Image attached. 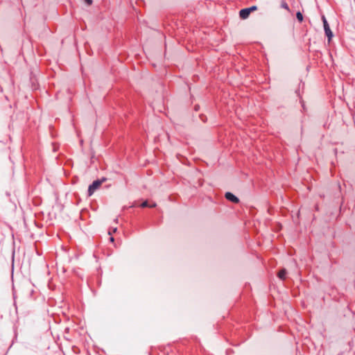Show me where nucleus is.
<instances>
[{
	"mask_svg": "<svg viewBox=\"0 0 355 355\" xmlns=\"http://www.w3.org/2000/svg\"><path fill=\"white\" fill-rule=\"evenodd\" d=\"M105 181V179L95 180L88 188V196H91L94 193L100 188L101 184Z\"/></svg>",
	"mask_w": 355,
	"mask_h": 355,
	"instance_id": "obj_1",
	"label": "nucleus"
},
{
	"mask_svg": "<svg viewBox=\"0 0 355 355\" xmlns=\"http://www.w3.org/2000/svg\"><path fill=\"white\" fill-rule=\"evenodd\" d=\"M322 21L326 35L328 37L329 41H330L333 37V33L324 17H322Z\"/></svg>",
	"mask_w": 355,
	"mask_h": 355,
	"instance_id": "obj_2",
	"label": "nucleus"
},
{
	"mask_svg": "<svg viewBox=\"0 0 355 355\" xmlns=\"http://www.w3.org/2000/svg\"><path fill=\"white\" fill-rule=\"evenodd\" d=\"M225 197L226 198L227 200L234 203H238L239 202V199L230 192H227L225 195Z\"/></svg>",
	"mask_w": 355,
	"mask_h": 355,
	"instance_id": "obj_3",
	"label": "nucleus"
},
{
	"mask_svg": "<svg viewBox=\"0 0 355 355\" xmlns=\"http://www.w3.org/2000/svg\"><path fill=\"white\" fill-rule=\"evenodd\" d=\"M250 14V12L249 10V9L247 8H244V9H242L240 10L239 12V17L242 19H247L249 15Z\"/></svg>",
	"mask_w": 355,
	"mask_h": 355,
	"instance_id": "obj_4",
	"label": "nucleus"
},
{
	"mask_svg": "<svg viewBox=\"0 0 355 355\" xmlns=\"http://www.w3.org/2000/svg\"><path fill=\"white\" fill-rule=\"evenodd\" d=\"M286 270L285 269H282L279 272H278V277L282 280L285 279L286 278Z\"/></svg>",
	"mask_w": 355,
	"mask_h": 355,
	"instance_id": "obj_5",
	"label": "nucleus"
},
{
	"mask_svg": "<svg viewBox=\"0 0 355 355\" xmlns=\"http://www.w3.org/2000/svg\"><path fill=\"white\" fill-rule=\"evenodd\" d=\"M281 7L282 8H284V9L287 10L288 11H290V9L288 8V5L287 4V3L285 1H282L281 2Z\"/></svg>",
	"mask_w": 355,
	"mask_h": 355,
	"instance_id": "obj_6",
	"label": "nucleus"
},
{
	"mask_svg": "<svg viewBox=\"0 0 355 355\" xmlns=\"http://www.w3.org/2000/svg\"><path fill=\"white\" fill-rule=\"evenodd\" d=\"M296 17H297V19L299 20V21L302 22L303 21V16L300 12H297Z\"/></svg>",
	"mask_w": 355,
	"mask_h": 355,
	"instance_id": "obj_7",
	"label": "nucleus"
},
{
	"mask_svg": "<svg viewBox=\"0 0 355 355\" xmlns=\"http://www.w3.org/2000/svg\"><path fill=\"white\" fill-rule=\"evenodd\" d=\"M248 8L249 9V10H250V13H251L252 12L255 11V10H257V7L256 6H251V7H250V8Z\"/></svg>",
	"mask_w": 355,
	"mask_h": 355,
	"instance_id": "obj_8",
	"label": "nucleus"
},
{
	"mask_svg": "<svg viewBox=\"0 0 355 355\" xmlns=\"http://www.w3.org/2000/svg\"><path fill=\"white\" fill-rule=\"evenodd\" d=\"M141 207H149V205L147 201H145L141 205Z\"/></svg>",
	"mask_w": 355,
	"mask_h": 355,
	"instance_id": "obj_9",
	"label": "nucleus"
},
{
	"mask_svg": "<svg viewBox=\"0 0 355 355\" xmlns=\"http://www.w3.org/2000/svg\"><path fill=\"white\" fill-rule=\"evenodd\" d=\"M85 1L89 6L92 5V0H85Z\"/></svg>",
	"mask_w": 355,
	"mask_h": 355,
	"instance_id": "obj_10",
	"label": "nucleus"
},
{
	"mask_svg": "<svg viewBox=\"0 0 355 355\" xmlns=\"http://www.w3.org/2000/svg\"><path fill=\"white\" fill-rule=\"evenodd\" d=\"M155 206H156L155 203H153V204L149 205L150 207H155Z\"/></svg>",
	"mask_w": 355,
	"mask_h": 355,
	"instance_id": "obj_11",
	"label": "nucleus"
},
{
	"mask_svg": "<svg viewBox=\"0 0 355 355\" xmlns=\"http://www.w3.org/2000/svg\"><path fill=\"white\" fill-rule=\"evenodd\" d=\"M110 241H111V242H114V238H113V237H110Z\"/></svg>",
	"mask_w": 355,
	"mask_h": 355,
	"instance_id": "obj_12",
	"label": "nucleus"
},
{
	"mask_svg": "<svg viewBox=\"0 0 355 355\" xmlns=\"http://www.w3.org/2000/svg\"><path fill=\"white\" fill-rule=\"evenodd\" d=\"M116 228L115 227L114 230H113V232H115L116 231Z\"/></svg>",
	"mask_w": 355,
	"mask_h": 355,
	"instance_id": "obj_13",
	"label": "nucleus"
}]
</instances>
